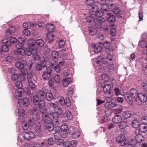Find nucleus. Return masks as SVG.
<instances>
[{"instance_id": "nucleus-1", "label": "nucleus", "mask_w": 147, "mask_h": 147, "mask_svg": "<svg viewBox=\"0 0 147 147\" xmlns=\"http://www.w3.org/2000/svg\"><path fill=\"white\" fill-rule=\"evenodd\" d=\"M90 15V16H88L86 18L87 21L90 22H94L96 27L99 29L102 28V24L105 22V19L100 18H96L94 15L92 16Z\"/></svg>"}, {"instance_id": "nucleus-2", "label": "nucleus", "mask_w": 147, "mask_h": 147, "mask_svg": "<svg viewBox=\"0 0 147 147\" xmlns=\"http://www.w3.org/2000/svg\"><path fill=\"white\" fill-rule=\"evenodd\" d=\"M24 54L29 56L32 55L35 59L37 60H39L40 59V57L37 53L36 51L32 48L26 49L24 50Z\"/></svg>"}, {"instance_id": "nucleus-3", "label": "nucleus", "mask_w": 147, "mask_h": 147, "mask_svg": "<svg viewBox=\"0 0 147 147\" xmlns=\"http://www.w3.org/2000/svg\"><path fill=\"white\" fill-rule=\"evenodd\" d=\"M52 70L50 68L47 67L46 70L44 71L42 74L43 79L45 81H47L51 78Z\"/></svg>"}, {"instance_id": "nucleus-4", "label": "nucleus", "mask_w": 147, "mask_h": 147, "mask_svg": "<svg viewBox=\"0 0 147 147\" xmlns=\"http://www.w3.org/2000/svg\"><path fill=\"white\" fill-rule=\"evenodd\" d=\"M57 128L58 129H60V133L61 134L62 137L65 138L67 137L68 135L67 130L68 128L66 125H63L61 126V127H60L57 126Z\"/></svg>"}, {"instance_id": "nucleus-5", "label": "nucleus", "mask_w": 147, "mask_h": 147, "mask_svg": "<svg viewBox=\"0 0 147 147\" xmlns=\"http://www.w3.org/2000/svg\"><path fill=\"white\" fill-rule=\"evenodd\" d=\"M18 103L20 107H22L24 106L28 107L30 105L28 100L26 97L19 99L18 101Z\"/></svg>"}, {"instance_id": "nucleus-6", "label": "nucleus", "mask_w": 147, "mask_h": 147, "mask_svg": "<svg viewBox=\"0 0 147 147\" xmlns=\"http://www.w3.org/2000/svg\"><path fill=\"white\" fill-rule=\"evenodd\" d=\"M35 135L32 131L25 132L23 133V137L26 140H30L35 137Z\"/></svg>"}, {"instance_id": "nucleus-7", "label": "nucleus", "mask_w": 147, "mask_h": 147, "mask_svg": "<svg viewBox=\"0 0 147 147\" xmlns=\"http://www.w3.org/2000/svg\"><path fill=\"white\" fill-rule=\"evenodd\" d=\"M125 137L123 135L118 136L116 138V142L120 144L121 146H123L127 142L125 140Z\"/></svg>"}, {"instance_id": "nucleus-8", "label": "nucleus", "mask_w": 147, "mask_h": 147, "mask_svg": "<svg viewBox=\"0 0 147 147\" xmlns=\"http://www.w3.org/2000/svg\"><path fill=\"white\" fill-rule=\"evenodd\" d=\"M140 133V131L138 129H136L135 131V133L136 135V140L133 139V140H134L135 141V142H140L144 140V137L142 134L139 133Z\"/></svg>"}, {"instance_id": "nucleus-9", "label": "nucleus", "mask_w": 147, "mask_h": 147, "mask_svg": "<svg viewBox=\"0 0 147 147\" xmlns=\"http://www.w3.org/2000/svg\"><path fill=\"white\" fill-rule=\"evenodd\" d=\"M130 95L134 98L136 99L138 98V91L136 89L131 88L130 91Z\"/></svg>"}, {"instance_id": "nucleus-10", "label": "nucleus", "mask_w": 147, "mask_h": 147, "mask_svg": "<svg viewBox=\"0 0 147 147\" xmlns=\"http://www.w3.org/2000/svg\"><path fill=\"white\" fill-rule=\"evenodd\" d=\"M49 115L44 114L42 116L43 121L46 123H51L52 119L50 117Z\"/></svg>"}, {"instance_id": "nucleus-11", "label": "nucleus", "mask_w": 147, "mask_h": 147, "mask_svg": "<svg viewBox=\"0 0 147 147\" xmlns=\"http://www.w3.org/2000/svg\"><path fill=\"white\" fill-rule=\"evenodd\" d=\"M122 117L121 116L118 115H115L113 118L112 121L115 123H118L121 122L122 121Z\"/></svg>"}, {"instance_id": "nucleus-12", "label": "nucleus", "mask_w": 147, "mask_h": 147, "mask_svg": "<svg viewBox=\"0 0 147 147\" xmlns=\"http://www.w3.org/2000/svg\"><path fill=\"white\" fill-rule=\"evenodd\" d=\"M135 141L133 139H131L129 142H126V143L124 145V147H133V146L136 145L137 142H135Z\"/></svg>"}, {"instance_id": "nucleus-13", "label": "nucleus", "mask_w": 147, "mask_h": 147, "mask_svg": "<svg viewBox=\"0 0 147 147\" xmlns=\"http://www.w3.org/2000/svg\"><path fill=\"white\" fill-rule=\"evenodd\" d=\"M26 63V62L25 61H23L20 62L16 63L15 65L17 68L21 69L24 68Z\"/></svg>"}, {"instance_id": "nucleus-14", "label": "nucleus", "mask_w": 147, "mask_h": 147, "mask_svg": "<svg viewBox=\"0 0 147 147\" xmlns=\"http://www.w3.org/2000/svg\"><path fill=\"white\" fill-rule=\"evenodd\" d=\"M138 98L141 102H146L147 101V97L146 96L142 93H140L138 94Z\"/></svg>"}, {"instance_id": "nucleus-15", "label": "nucleus", "mask_w": 147, "mask_h": 147, "mask_svg": "<svg viewBox=\"0 0 147 147\" xmlns=\"http://www.w3.org/2000/svg\"><path fill=\"white\" fill-rule=\"evenodd\" d=\"M71 82V80L69 78L63 79L62 82L63 86L64 87H67Z\"/></svg>"}, {"instance_id": "nucleus-16", "label": "nucleus", "mask_w": 147, "mask_h": 147, "mask_svg": "<svg viewBox=\"0 0 147 147\" xmlns=\"http://www.w3.org/2000/svg\"><path fill=\"white\" fill-rule=\"evenodd\" d=\"M94 15L96 18H104L101 17L103 15V12L102 10H97Z\"/></svg>"}, {"instance_id": "nucleus-17", "label": "nucleus", "mask_w": 147, "mask_h": 147, "mask_svg": "<svg viewBox=\"0 0 147 147\" xmlns=\"http://www.w3.org/2000/svg\"><path fill=\"white\" fill-rule=\"evenodd\" d=\"M90 7H91V8L90 9V12L89 13V15L92 16L93 15H94L95 12L97 11L98 7L94 4L91 6Z\"/></svg>"}, {"instance_id": "nucleus-18", "label": "nucleus", "mask_w": 147, "mask_h": 147, "mask_svg": "<svg viewBox=\"0 0 147 147\" xmlns=\"http://www.w3.org/2000/svg\"><path fill=\"white\" fill-rule=\"evenodd\" d=\"M117 105V104H115L113 102L111 101L108 102L105 104V107L109 109H112Z\"/></svg>"}, {"instance_id": "nucleus-19", "label": "nucleus", "mask_w": 147, "mask_h": 147, "mask_svg": "<svg viewBox=\"0 0 147 147\" xmlns=\"http://www.w3.org/2000/svg\"><path fill=\"white\" fill-rule=\"evenodd\" d=\"M119 127L121 129H124L128 126L127 121V120L123 121L119 125Z\"/></svg>"}, {"instance_id": "nucleus-20", "label": "nucleus", "mask_w": 147, "mask_h": 147, "mask_svg": "<svg viewBox=\"0 0 147 147\" xmlns=\"http://www.w3.org/2000/svg\"><path fill=\"white\" fill-rule=\"evenodd\" d=\"M14 53L16 55L19 54L23 55L24 54V50L22 48H19L17 50L14 51Z\"/></svg>"}, {"instance_id": "nucleus-21", "label": "nucleus", "mask_w": 147, "mask_h": 147, "mask_svg": "<svg viewBox=\"0 0 147 147\" xmlns=\"http://www.w3.org/2000/svg\"><path fill=\"white\" fill-rule=\"evenodd\" d=\"M54 36L52 33L48 32L47 34V37L49 40L48 42L51 43L53 42Z\"/></svg>"}, {"instance_id": "nucleus-22", "label": "nucleus", "mask_w": 147, "mask_h": 147, "mask_svg": "<svg viewBox=\"0 0 147 147\" xmlns=\"http://www.w3.org/2000/svg\"><path fill=\"white\" fill-rule=\"evenodd\" d=\"M34 24L31 23L30 22H25L23 24L24 28H29L31 27H33L34 26Z\"/></svg>"}, {"instance_id": "nucleus-23", "label": "nucleus", "mask_w": 147, "mask_h": 147, "mask_svg": "<svg viewBox=\"0 0 147 147\" xmlns=\"http://www.w3.org/2000/svg\"><path fill=\"white\" fill-rule=\"evenodd\" d=\"M48 124L45 125L44 126L45 128L47 129L49 131H51L54 129V125L53 123H47Z\"/></svg>"}, {"instance_id": "nucleus-24", "label": "nucleus", "mask_w": 147, "mask_h": 147, "mask_svg": "<svg viewBox=\"0 0 147 147\" xmlns=\"http://www.w3.org/2000/svg\"><path fill=\"white\" fill-rule=\"evenodd\" d=\"M105 92V96L106 98V100L107 101H108V99L107 98H111L113 96V93L112 91Z\"/></svg>"}, {"instance_id": "nucleus-25", "label": "nucleus", "mask_w": 147, "mask_h": 147, "mask_svg": "<svg viewBox=\"0 0 147 147\" xmlns=\"http://www.w3.org/2000/svg\"><path fill=\"white\" fill-rule=\"evenodd\" d=\"M122 115L124 118L127 119L130 117L131 115V113L129 111H125L123 113Z\"/></svg>"}, {"instance_id": "nucleus-26", "label": "nucleus", "mask_w": 147, "mask_h": 147, "mask_svg": "<svg viewBox=\"0 0 147 147\" xmlns=\"http://www.w3.org/2000/svg\"><path fill=\"white\" fill-rule=\"evenodd\" d=\"M64 116L66 117L69 120H71L73 119V116L71 112L69 111H66L63 114Z\"/></svg>"}, {"instance_id": "nucleus-27", "label": "nucleus", "mask_w": 147, "mask_h": 147, "mask_svg": "<svg viewBox=\"0 0 147 147\" xmlns=\"http://www.w3.org/2000/svg\"><path fill=\"white\" fill-rule=\"evenodd\" d=\"M36 41L34 39H30L28 40V46L29 47H33L35 45Z\"/></svg>"}, {"instance_id": "nucleus-28", "label": "nucleus", "mask_w": 147, "mask_h": 147, "mask_svg": "<svg viewBox=\"0 0 147 147\" xmlns=\"http://www.w3.org/2000/svg\"><path fill=\"white\" fill-rule=\"evenodd\" d=\"M132 97L130 95L126 94L125 96V98L126 101L130 105L133 102V99Z\"/></svg>"}, {"instance_id": "nucleus-29", "label": "nucleus", "mask_w": 147, "mask_h": 147, "mask_svg": "<svg viewBox=\"0 0 147 147\" xmlns=\"http://www.w3.org/2000/svg\"><path fill=\"white\" fill-rule=\"evenodd\" d=\"M132 126L134 128H137L140 126L139 122L136 120H134L131 123Z\"/></svg>"}, {"instance_id": "nucleus-30", "label": "nucleus", "mask_w": 147, "mask_h": 147, "mask_svg": "<svg viewBox=\"0 0 147 147\" xmlns=\"http://www.w3.org/2000/svg\"><path fill=\"white\" fill-rule=\"evenodd\" d=\"M111 87L109 84H106L103 87V90L104 92H107L112 91L111 90Z\"/></svg>"}, {"instance_id": "nucleus-31", "label": "nucleus", "mask_w": 147, "mask_h": 147, "mask_svg": "<svg viewBox=\"0 0 147 147\" xmlns=\"http://www.w3.org/2000/svg\"><path fill=\"white\" fill-rule=\"evenodd\" d=\"M47 30L49 32L53 31L55 27L54 25L52 24H47L46 26Z\"/></svg>"}, {"instance_id": "nucleus-32", "label": "nucleus", "mask_w": 147, "mask_h": 147, "mask_svg": "<svg viewBox=\"0 0 147 147\" xmlns=\"http://www.w3.org/2000/svg\"><path fill=\"white\" fill-rule=\"evenodd\" d=\"M139 129L142 132H146L147 131V125L146 124H141L139 126Z\"/></svg>"}, {"instance_id": "nucleus-33", "label": "nucleus", "mask_w": 147, "mask_h": 147, "mask_svg": "<svg viewBox=\"0 0 147 147\" xmlns=\"http://www.w3.org/2000/svg\"><path fill=\"white\" fill-rule=\"evenodd\" d=\"M85 3L88 7H90L94 4L95 1L94 0H86Z\"/></svg>"}, {"instance_id": "nucleus-34", "label": "nucleus", "mask_w": 147, "mask_h": 147, "mask_svg": "<svg viewBox=\"0 0 147 147\" xmlns=\"http://www.w3.org/2000/svg\"><path fill=\"white\" fill-rule=\"evenodd\" d=\"M54 136L56 140L62 137L60 131H56L54 134Z\"/></svg>"}, {"instance_id": "nucleus-35", "label": "nucleus", "mask_w": 147, "mask_h": 147, "mask_svg": "<svg viewBox=\"0 0 147 147\" xmlns=\"http://www.w3.org/2000/svg\"><path fill=\"white\" fill-rule=\"evenodd\" d=\"M108 21L110 23H112L115 22L116 18L114 15L109 16L107 18Z\"/></svg>"}, {"instance_id": "nucleus-36", "label": "nucleus", "mask_w": 147, "mask_h": 147, "mask_svg": "<svg viewBox=\"0 0 147 147\" xmlns=\"http://www.w3.org/2000/svg\"><path fill=\"white\" fill-rule=\"evenodd\" d=\"M22 90L21 89H19L16 91L15 94L16 97H20L22 96Z\"/></svg>"}, {"instance_id": "nucleus-37", "label": "nucleus", "mask_w": 147, "mask_h": 147, "mask_svg": "<svg viewBox=\"0 0 147 147\" xmlns=\"http://www.w3.org/2000/svg\"><path fill=\"white\" fill-rule=\"evenodd\" d=\"M36 44L37 45L40 47H42L44 46L45 43L44 40L41 39H39L37 40L36 42Z\"/></svg>"}, {"instance_id": "nucleus-38", "label": "nucleus", "mask_w": 147, "mask_h": 147, "mask_svg": "<svg viewBox=\"0 0 147 147\" xmlns=\"http://www.w3.org/2000/svg\"><path fill=\"white\" fill-rule=\"evenodd\" d=\"M109 6L106 4H103L101 5V8L103 11L106 12L107 10L109 9Z\"/></svg>"}, {"instance_id": "nucleus-39", "label": "nucleus", "mask_w": 147, "mask_h": 147, "mask_svg": "<svg viewBox=\"0 0 147 147\" xmlns=\"http://www.w3.org/2000/svg\"><path fill=\"white\" fill-rule=\"evenodd\" d=\"M46 97L47 100L49 101H51L53 98L52 94L50 93H47L46 94Z\"/></svg>"}, {"instance_id": "nucleus-40", "label": "nucleus", "mask_w": 147, "mask_h": 147, "mask_svg": "<svg viewBox=\"0 0 147 147\" xmlns=\"http://www.w3.org/2000/svg\"><path fill=\"white\" fill-rule=\"evenodd\" d=\"M9 49L7 45H4L2 46L1 51L2 52H7L8 51Z\"/></svg>"}, {"instance_id": "nucleus-41", "label": "nucleus", "mask_w": 147, "mask_h": 147, "mask_svg": "<svg viewBox=\"0 0 147 147\" xmlns=\"http://www.w3.org/2000/svg\"><path fill=\"white\" fill-rule=\"evenodd\" d=\"M102 49L101 47L95 46L94 49V52L96 53H98L101 51Z\"/></svg>"}, {"instance_id": "nucleus-42", "label": "nucleus", "mask_w": 147, "mask_h": 147, "mask_svg": "<svg viewBox=\"0 0 147 147\" xmlns=\"http://www.w3.org/2000/svg\"><path fill=\"white\" fill-rule=\"evenodd\" d=\"M38 104L39 108H42L45 106V102L43 100H40L38 102Z\"/></svg>"}, {"instance_id": "nucleus-43", "label": "nucleus", "mask_w": 147, "mask_h": 147, "mask_svg": "<svg viewBox=\"0 0 147 147\" xmlns=\"http://www.w3.org/2000/svg\"><path fill=\"white\" fill-rule=\"evenodd\" d=\"M46 66V64H45L44 66H42L41 64H38L36 67V69L37 71H41L42 69V67H45Z\"/></svg>"}, {"instance_id": "nucleus-44", "label": "nucleus", "mask_w": 147, "mask_h": 147, "mask_svg": "<svg viewBox=\"0 0 147 147\" xmlns=\"http://www.w3.org/2000/svg\"><path fill=\"white\" fill-rule=\"evenodd\" d=\"M51 55L53 58L54 59L56 58L59 56L58 52L55 51H53L51 53Z\"/></svg>"}, {"instance_id": "nucleus-45", "label": "nucleus", "mask_w": 147, "mask_h": 147, "mask_svg": "<svg viewBox=\"0 0 147 147\" xmlns=\"http://www.w3.org/2000/svg\"><path fill=\"white\" fill-rule=\"evenodd\" d=\"M33 102L35 105L38 104L39 102V98L37 96H35L33 98Z\"/></svg>"}, {"instance_id": "nucleus-46", "label": "nucleus", "mask_w": 147, "mask_h": 147, "mask_svg": "<svg viewBox=\"0 0 147 147\" xmlns=\"http://www.w3.org/2000/svg\"><path fill=\"white\" fill-rule=\"evenodd\" d=\"M139 45L141 46L142 47H145L147 50V43L144 41H142L139 42Z\"/></svg>"}, {"instance_id": "nucleus-47", "label": "nucleus", "mask_w": 147, "mask_h": 147, "mask_svg": "<svg viewBox=\"0 0 147 147\" xmlns=\"http://www.w3.org/2000/svg\"><path fill=\"white\" fill-rule=\"evenodd\" d=\"M50 115H52L53 118L55 119H57L59 117V114L56 112H55L53 113H50Z\"/></svg>"}, {"instance_id": "nucleus-48", "label": "nucleus", "mask_w": 147, "mask_h": 147, "mask_svg": "<svg viewBox=\"0 0 147 147\" xmlns=\"http://www.w3.org/2000/svg\"><path fill=\"white\" fill-rule=\"evenodd\" d=\"M54 78L55 82L56 83H59L60 82V77L58 74H55V75Z\"/></svg>"}, {"instance_id": "nucleus-49", "label": "nucleus", "mask_w": 147, "mask_h": 147, "mask_svg": "<svg viewBox=\"0 0 147 147\" xmlns=\"http://www.w3.org/2000/svg\"><path fill=\"white\" fill-rule=\"evenodd\" d=\"M18 113L21 116H23L25 115V112L24 110L22 109H19L18 110Z\"/></svg>"}, {"instance_id": "nucleus-50", "label": "nucleus", "mask_w": 147, "mask_h": 147, "mask_svg": "<svg viewBox=\"0 0 147 147\" xmlns=\"http://www.w3.org/2000/svg\"><path fill=\"white\" fill-rule=\"evenodd\" d=\"M74 93L73 89L72 88H70L67 92V95L68 96H71Z\"/></svg>"}, {"instance_id": "nucleus-51", "label": "nucleus", "mask_w": 147, "mask_h": 147, "mask_svg": "<svg viewBox=\"0 0 147 147\" xmlns=\"http://www.w3.org/2000/svg\"><path fill=\"white\" fill-rule=\"evenodd\" d=\"M65 41L64 40H60L59 41V47L60 48L63 47L65 45Z\"/></svg>"}, {"instance_id": "nucleus-52", "label": "nucleus", "mask_w": 147, "mask_h": 147, "mask_svg": "<svg viewBox=\"0 0 147 147\" xmlns=\"http://www.w3.org/2000/svg\"><path fill=\"white\" fill-rule=\"evenodd\" d=\"M7 70L8 73L11 74H13L15 72V69L12 67H8L7 68Z\"/></svg>"}, {"instance_id": "nucleus-53", "label": "nucleus", "mask_w": 147, "mask_h": 147, "mask_svg": "<svg viewBox=\"0 0 147 147\" xmlns=\"http://www.w3.org/2000/svg\"><path fill=\"white\" fill-rule=\"evenodd\" d=\"M104 47L106 49H109L111 47L110 43L108 41H106L104 43Z\"/></svg>"}, {"instance_id": "nucleus-54", "label": "nucleus", "mask_w": 147, "mask_h": 147, "mask_svg": "<svg viewBox=\"0 0 147 147\" xmlns=\"http://www.w3.org/2000/svg\"><path fill=\"white\" fill-rule=\"evenodd\" d=\"M32 74L31 73L29 74L27 76V80L28 82H32Z\"/></svg>"}, {"instance_id": "nucleus-55", "label": "nucleus", "mask_w": 147, "mask_h": 147, "mask_svg": "<svg viewBox=\"0 0 147 147\" xmlns=\"http://www.w3.org/2000/svg\"><path fill=\"white\" fill-rule=\"evenodd\" d=\"M69 132L70 135H72L76 132L75 129L73 127H71L69 129Z\"/></svg>"}, {"instance_id": "nucleus-56", "label": "nucleus", "mask_w": 147, "mask_h": 147, "mask_svg": "<svg viewBox=\"0 0 147 147\" xmlns=\"http://www.w3.org/2000/svg\"><path fill=\"white\" fill-rule=\"evenodd\" d=\"M142 122L143 124H147V116H143L141 119Z\"/></svg>"}, {"instance_id": "nucleus-57", "label": "nucleus", "mask_w": 147, "mask_h": 147, "mask_svg": "<svg viewBox=\"0 0 147 147\" xmlns=\"http://www.w3.org/2000/svg\"><path fill=\"white\" fill-rule=\"evenodd\" d=\"M59 66H62L65 64V61L64 59H62L61 60H58L57 62Z\"/></svg>"}, {"instance_id": "nucleus-58", "label": "nucleus", "mask_w": 147, "mask_h": 147, "mask_svg": "<svg viewBox=\"0 0 147 147\" xmlns=\"http://www.w3.org/2000/svg\"><path fill=\"white\" fill-rule=\"evenodd\" d=\"M89 31V34L92 35H94L96 33V30L93 28H90Z\"/></svg>"}, {"instance_id": "nucleus-59", "label": "nucleus", "mask_w": 147, "mask_h": 147, "mask_svg": "<svg viewBox=\"0 0 147 147\" xmlns=\"http://www.w3.org/2000/svg\"><path fill=\"white\" fill-rule=\"evenodd\" d=\"M68 143V144H70L73 147H76L77 144V142L75 140H72L70 142L69 141Z\"/></svg>"}, {"instance_id": "nucleus-60", "label": "nucleus", "mask_w": 147, "mask_h": 147, "mask_svg": "<svg viewBox=\"0 0 147 147\" xmlns=\"http://www.w3.org/2000/svg\"><path fill=\"white\" fill-rule=\"evenodd\" d=\"M48 142L49 145H53L54 143V139L52 138H49L48 140Z\"/></svg>"}, {"instance_id": "nucleus-61", "label": "nucleus", "mask_w": 147, "mask_h": 147, "mask_svg": "<svg viewBox=\"0 0 147 147\" xmlns=\"http://www.w3.org/2000/svg\"><path fill=\"white\" fill-rule=\"evenodd\" d=\"M67 107H69L71 105V102L70 99L68 98H67L65 100V104Z\"/></svg>"}, {"instance_id": "nucleus-62", "label": "nucleus", "mask_w": 147, "mask_h": 147, "mask_svg": "<svg viewBox=\"0 0 147 147\" xmlns=\"http://www.w3.org/2000/svg\"><path fill=\"white\" fill-rule=\"evenodd\" d=\"M57 140L56 141V143L58 144H63V145L64 146V140H63L61 139V138L56 139Z\"/></svg>"}, {"instance_id": "nucleus-63", "label": "nucleus", "mask_w": 147, "mask_h": 147, "mask_svg": "<svg viewBox=\"0 0 147 147\" xmlns=\"http://www.w3.org/2000/svg\"><path fill=\"white\" fill-rule=\"evenodd\" d=\"M18 78V76L17 74H14L11 76L12 80L14 81L17 80Z\"/></svg>"}, {"instance_id": "nucleus-64", "label": "nucleus", "mask_w": 147, "mask_h": 147, "mask_svg": "<svg viewBox=\"0 0 147 147\" xmlns=\"http://www.w3.org/2000/svg\"><path fill=\"white\" fill-rule=\"evenodd\" d=\"M23 34L26 36H28L30 34V31L28 29H25L23 31Z\"/></svg>"}]
</instances>
